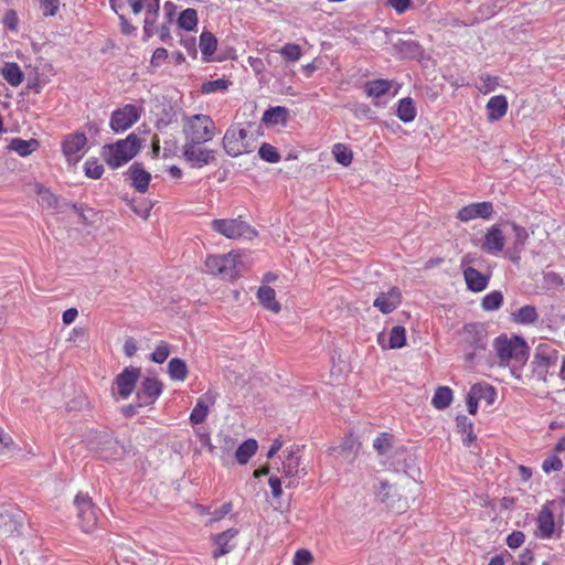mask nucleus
<instances>
[{"mask_svg": "<svg viewBox=\"0 0 565 565\" xmlns=\"http://www.w3.org/2000/svg\"><path fill=\"white\" fill-rule=\"evenodd\" d=\"M140 148L141 140L132 132L115 143L105 145L100 156L111 169H117L129 162L140 151Z\"/></svg>", "mask_w": 565, "mask_h": 565, "instance_id": "f257e3e1", "label": "nucleus"}, {"mask_svg": "<svg viewBox=\"0 0 565 565\" xmlns=\"http://www.w3.org/2000/svg\"><path fill=\"white\" fill-rule=\"evenodd\" d=\"M182 132L184 142L206 143L214 138L216 127L210 116L196 114L183 119Z\"/></svg>", "mask_w": 565, "mask_h": 565, "instance_id": "f03ea898", "label": "nucleus"}, {"mask_svg": "<svg viewBox=\"0 0 565 565\" xmlns=\"http://www.w3.org/2000/svg\"><path fill=\"white\" fill-rule=\"evenodd\" d=\"M461 350L467 362H472L476 355L487 348L488 332L483 323H467L459 331Z\"/></svg>", "mask_w": 565, "mask_h": 565, "instance_id": "7ed1b4c3", "label": "nucleus"}, {"mask_svg": "<svg viewBox=\"0 0 565 565\" xmlns=\"http://www.w3.org/2000/svg\"><path fill=\"white\" fill-rule=\"evenodd\" d=\"M494 349L501 366L509 365L511 362L522 365L529 358V347L520 337H499L494 341Z\"/></svg>", "mask_w": 565, "mask_h": 565, "instance_id": "20e7f679", "label": "nucleus"}, {"mask_svg": "<svg viewBox=\"0 0 565 565\" xmlns=\"http://www.w3.org/2000/svg\"><path fill=\"white\" fill-rule=\"evenodd\" d=\"M211 228L228 239H253L257 236V231L241 217L215 218L211 222Z\"/></svg>", "mask_w": 565, "mask_h": 565, "instance_id": "39448f33", "label": "nucleus"}, {"mask_svg": "<svg viewBox=\"0 0 565 565\" xmlns=\"http://www.w3.org/2000/svg\"><path fill=\"white\" fill-rule=\"evenodd\" d=\"M205 267L211 275H221L223 278L233 279L239 275L242 263L238 253L230 252L225 255L207 256Z\"/></svg>", "mask_w": 565, "mask_h": 565, "instance_id": "423d86ee", "label": "nucleus"}, {"mask_svg": "<svg viewBox=\"0 0 565 565\" xmlns=\"http://www.w3.org/2000/svg\"><path fill=\"white\" fill-rule=\"evenodd\" d=\"M77 509L78 525L85 533H93L97 526V508L87 494L78 493L74 500Z\"/></svg>", "mask_w": 565, "mask_h": 565, "instance_id": "0eeeda50", "label": "nucleus"}, {"mask_svg": "<svg viewBox=\"0 0 565 565\" xmlns=\"http://www.w3.org/2000/svg\"><path fill=\"white\" fill-rule=\"evenodd\" d=\"M223 148L231 157L250 152L252 146L247 140V131L243 128H228L223 137Z\"/></svg>", "mask_w": 565, "mask_h": 565, "instance_id": "6e6552de", "label": "nucleus"}, {"mask_svg": "<svg viewBox=\"0 0 565 565\" xmlns=\"http://www.w3.org/2000/svg\"><path fill=\"white\" fill-rule=\"evenodd\" d=\"M204 143L184 142L183 158L191 163L193 168H202L215 160L214 150L203 147Z\"/></svg>", "mask_w": 565, "mask_h": 565, "instance_id": "1a4fd4ad", "label": "nucleus"}, {"mask_svg": "<svg viewBox=\"0 0 565 565\" xmlns=\"http://www.w3.org/2000/svg\"><path fill=\"white\" fill-rule=\"evenodd\" d=\"M140 111L134 105H126L111 114L110 128L115 132H124L138 121Z\"/></svg>", "mask_w": 565, "mask_h": 565, "instance_id": "9d476101", "label": "nucleus"}, {"mask_svg": "<svg viewBox=\"0 0 565 565\" xmlns=\"http://www.w3.org/2000/svg\"><path fill=\"white\" fill-rule=\"evenodd\" d=\"M87 138L82 132L71 134L65 137L62 143L63 154L68 164H76L83 156Z\"/></svg>", "mask_w": 565, "mask_h": 565, "instance_id": "9b49d317", "label": "nucleus"}, {"mask_svg": "<svg viewBox=\"0 0 565 565\" xmlns=\"http://www.w3.org/2000/svg\"><path fill=\"white\" fill-rule=\"evenodd\" d=\"M140 374V369L130 366L124 369V371L116 376L115 384L117 386L118 395L121 398L126 399L131 395Z\"/></svg>", "mask_w": 565, "mask_h": 565, "instance_id": "f8f14e48", "label": "nucleus"}, {"mask_svg": "<svg viewBox=\"0 0 565 565\" xmlns=\"http://www.w3.org/2000/svg\"><path fill=\"white\" fill-rule=\"evenodd\" d=\"M162 392V383L154 377H146L137 392L139 406L153 404Z\"/></svg>", "mask_w": 565, "mask_h": 565, "instance_id": "ddd939ff", "label": "nucleus"}, {"mask_svg": "<svg viewBox=\"0 0 565 565\" xmlns=\"http://www.w3.org/2000/svg\"><path fill=\"white\" fill-rule=\"evenodd\" d=\"M556 504L555 500L547 501L541 509L537 516L539 535L543 539L552 537L555 530V521L552 507Z\"/></svg>", "mask_w": 565, "mask_h": 565, "instance_id": "4468645a", "label": "nucleus"}, {"mask_svg": "<svg viewBox=\"0 0 565 565\" xmlns=\"http://www.w3.org/2000/svg\"><path fill=\"white\" fill-rule=\"evenodd\" d=\"M237 534L238 530L231 527L213 536V543L214 545H216V550H214L212 553L213 558L216 559L220 558L221 556L231 553L235 547V544H233L232 541L237 536Z\"/></svg>", "mask_w": 565, "mask_h": 565, "instance_id": "2eb2a0df", "label": "nucleus"}, {"mask_svg": "<svg viewBox=\"0 0 565 565\" xmlns=\"http://www.w3.org/2000/svg\"><path fill=\"white\" fill-rule=\"evenodd\" d=\"M493 213V206L490 202L472 203L459 210L457 217L462 222H468L476 217L489 218Z\"/></svg>", "mask_w": 565, "mask_h": 565, "instance_id": "dca6fc26", "label": "nucleus"}, {"mask_svg": "<svg viewBox=\"0 0 565 565\" xmlns=\"http://www.w3.org/2000/svg\"><path fill=\"white\" fill-rule=\"evenodd\" d=\"M512 230L514 232V239L512 245L505 250V256L513 263H519L521 259V253L525 247V242L529 237L526 230L515 223H512Z\"/></svg>", "mask_w": 565, "mask_h": 565, "instance_id": "f3484780", "label": "nucleus"}, {"mask_svg": "<svg viewBox=\"0 0 565 565\" xmlns=\"http://www.w3.org/2000/svg\"><path fill=\"white\" fill-rule=\"evenodd\" d=\"M505 236L499 225H493L484 235L482 249L489 254H498L503 250Z\"/></svg>", "mask_w": 565, "mask_h": 565, "instance_id": "a211bd4d", "label": "nucleus"}, {"mask_svg": "<svg viewBox=\"0 0 565 565\" xmlns=\"http://www.w3.org/2000/svg\"><path fill=\"white\" fill-rule=\"evenodd\" d=\"M217 394L213 391H207L201 396L196 405L191 412L190 420L193 424H201L205 420L209 413V405H213L216 402Z\"/></svg>", "mask_w": 565, "mask_h": 565, "instance_id": "6ab92c4d", "label": "nucleus"}, {"mask_svg": "<svg viewBox=\"0 0 565 565\" xmlns=\"http://www.w3.org/2000/svg\"><path fill=\"white\" fill-rule=\"evenodd\" d=\"M127 173L129 174L131 185L135 188L136 191H138L139 193L147 192L149 182L151 180V174L145 170L142 163L134 162L129 167Z\"/></svg>", "mask_w": 565, "mask_h": 565, "instance_id": "aec40b11", "label": "nucleus"}, {"mask_svg": "<svg viewBox=\"0 0 565 565\" xmlns=\"http://www.w3.org/2000/svg\"><path fill=\"white\" fill-rule=\"evenodd\" d=\"M401 291L394 287L387 292L380 294L374 300L373 306L383 313H390L401 303Z\"/></svg>", "mask_w": 565, "mask_h": 565, "instance_id": "412c9836", "label": "nucleus"}, {"mask_svg": "<svg viewBox=\"0 0 565 565\" xmlns=\"http://www.w3.org/2000/svg\"><path fill=\"white\" fill-rule=\"evenodd\" d=\"M300 447L292 446L287 450V456L282 462V473L287 478L297 477L300 472Z\"/></svg>", "mask_w": 565, "mask_h": 565, "instance_id": "4be33fe9", "label": "nucleus"}, {"mask_svg": "<svg viewBox=\"0 0 565 565\" xmlns=\"http://www.w3.org/2000/svg\"><path fill=\"white\" fill-rule=\"evenodd\" d=\"M463 277L468 289L475 292L482 291L487 288L489 277L480 273L473 267H468L463 270Z\"/></svg>", "mask_w": 565, "mask_h": 565, "instance_id": "5701e85b", "label": "nucleus"}, {"mask_svg": "<svg viewBox=\"0 0 565 565\" xmlns=\"http://www.w3.org/2000/svg\"><path fill=\"white\" fill-rule=\"evenodd\" d=\"M488 119L497 121L505 116L508 111V100L505 96L498 95L490 98L487 104Z\"/></svg>", "mask_w": 565, "mask_h": 565, "instance_id": "b1692460", "label": "nucleus"}, {"mask_svg": "<svg viewBox=\"0 0 565 565\" xmlns=\"http://www.w3.org/2000/svg\"><path fill=\"white\" fill-rule=\"evenodd\" d=\"M469 393L478 401H486L487 405H492L497 398L495 388L488 383H476L471 386Z\"/></svg>", "mask_w": 565, "mask_h": 565, "instance_id": "393cba45", "label": "nucleus"}, {"mask_svg": "<svg viewBox=\"0 0 565 565\" xmlns=\"http://www.w3.org/2000/svg\"><path fill=\"white\" fill-rule=\"evenodd\" d=\"M257 297L262 306L266 309L273 311L274 313H278L280 311L281 306L276 300V292L271 287L262 286L258 289Z\"/></svg>", "mask_w": 565, "mask_h": 565, "instance_id": "a878e982", "label": "nucleus"}, {"mask_svg": "<svg viewBox=\"0 0 565 565\" xmlns=\"http://www.w3.org/2000/svg\"><path fill=\"white\" fill-rule=\"evenodd\" d=\"M39 147L36 139L24 140L21 138H13L9 143V149L15 151L21 157H26L35 151Z\"/></svg>", "mask_w": 565, "mask_h": 565, "instance_id": "bb28decb", "label": "nucleus"}, {"mask_svg": "<svg viewBox=\"0 0 565 565\" xmlns=\"http://www.w3.org/2000/svg\"><path fill=\"white\" fill-rule=\"evenodd\" d=\"M258 444L255 439L249 438L241 444L235 452V458L241 465H245L256 454Z\"/></svg>", "mask_w": 565, "mask_h": 565, "instance_id": "cd10ccee", "label": "nucleus"}, {"mask_svg": "<svg viewBox=\"0 0 565 565\" xmlns=\"http://www.w3.org/2000/svg\"><path fill=\"white\" fill-rule=\"evenodd\" d=\"M391 88V82L387 79H374L365 84L364 92L366 96L379 98L385 95Z\"/></svg>", "mask_w": 565, "mask_h": 565, "instance_id": "c85d7f7f", "label": "nucleus"}, {"mask_svg": "<svg viewBox=\"0 0 565 565\" xmlns=\"http://www.w3.org/2000/svg\"><path fill=\"white\" fill-rule=\"evenodd\" d=\"M288 116V109L281 106L270 107L267 109L262 120L267 125L285 124Z\"/></svg>", "mask_w": 565, "mask_h": 565, "instance_id": "c756f323", "label": "nucleus"}, {"mask_svg": "<svg viewBox=\"0 0 565 565\" xmlns=\"http://www.w3.org/2000/svg\"><path fill=\"white\" fill-rule=\"evenodd\" d=\"M168 373L174 381H184L189 373L186 363L179 358H173L168 363Z\"/></svg>", "mask_w": 565, "mask_h": 565, "instance_id": "7c9ffc66", "label": "nucleus"}, {"mask_svg": "<svg viewBox=\"0 0 565 565\" xmlns=\"http://www.w3.org/2000/svg\"><path fill=\"white\" fill-rule=\"evenodd\" d=\"M452 401V391L448 386H440L436 390L431 404L437 409L447 408Z\"/></svg>", "mask_w": 565, "mask_h": 565, "instance_id": "2f4dec72", "label": "nucleus"}, {"mask_svg": "<svg viewBox=\"0 0 565 565\" xmlns=\"http://www.w3.org/2000/svg\"><path fill=\"white\" fill-rule=\"evenodd\" d=\"M397 117L404 122H411L416 117V108L412 98L406 97L399 100Z\"/></svg>", "mask_w": 565, "mask_h": 565, "instance_id": "473e14b6", "label": "nucleus"}, {"mask_svg": "<svg viewBox=\"0 0 565 565\" xmlns=\"http://www.w3.org/2000/svg\"><path fill=\"white\" fill-rule=\"evenodd\" d=\"M330 451L345 460H352L356 451L355 439L350 436L341 445L330 448Z\"/></svg>", "mask_w": 565, "mask_h": 565, "instance_id": "72a5a7b5", "label": "nucleus"}, {"mask_svg": "<svg viewBox=\"0 0 565 565\" xmlns=\"http://www.w3.org/2000/svg\"><path fill=\"white\" fill-rule=\"evenodd\" d=\"M512 316L513 321L520 324H530L539 319V315L536 312L535 307L529 305L521 307Z\"/></svg>", "mask_w": 565, "mask_h": 565, "instance_id": "f704fd0d", "label": "nucleus"}, {"mask_svg": "<svg viewBox=\"0 0 565 565\" xmlns=\"http://www.w3.org/2000/svg\"><path fill=\"white\" fill-rule=\"evenodd\" d=\"M2 75L11 86H19L23 81V73L17 63H7Z\"/></svg>", "mask_w": 565, "mask_h": 565, "instance_id": "c9c22d12", "label": "nucleus"}, {"mask_svg": "<svg viewBox=\"0 0 565 565\" xmlns=\"http://www.w3.org/2000/svg\"><path fill=\"white\" fill-rule=\"evenodd\" d=\"M179 26L192 31L198 24V13L194 9H185L181 12L179 20Z\"/></svg>", "mask_w": 565, "mask_h": 565, "instance_id": "e433bc0d", "label": "nucleus"}, {"mask_svg": "<svg viewBox=\"0 0 565 565\" xmlns=\"http://www.w3.org/2000/svg\"><path fill=\"white\" fill-rule=\"evenodd\" d=\"M217 46V40L211 32H203L200 36V50L203 55H212Z\"/></svg>", "mask_w": 565, "mask_h": 565, "instance_id": "4c0bfd02", "label": "nucleus"}, {"mask_svg": "<svg viewBox=\"0 0 565 565\" xmlns=\"http://www.w3.org/2000/svg\"><path fill=\"white\" fill-rule=\"evenodd\" d=\"M503 302V295L501 291L494 290L488 294L481 302V307L486 311H493L501 307Z\"/></svg>", "mask_w": 565, "mask_h": 565, "instance_id": "58836bf2", "label": "nucleus"}, {"mask_svg": "<svg viewBox=\"0 0 565 565\" xmlns=\"http://www.w3.org/2000/svg\"><path fill=\"white\" fill-rule=\"evenodd\" d=\"M332 153L337 160V162L341 163L344 167L351 164L353 154L352 151L342 143H337L333 146Z\"/></svg>", "mask_w": 565, "mask_h": 565, "instance_id": "ea45409f", "label": "nucleus"}, {"mask_svg": "<svg viewBox=\"0 0 565 565\" xmlns=\"http://www.w3.org/2000/svg\"><path fill=\"white\" fill-rule=\"evenodd\" d=\"M406 344V330L402 326H396L390 333V348L401 349Z\"/></svg>", "mask_w": 565, "mask_h": 565, "instance_id": "a19ab883", "label": "nucleus"}, {"mask_svg": "<svg viewBox=\"0 0 565 565\" xmlns=\"http://www.w3.org/2000/svg\"><path fill=\"white\" fill-rule=\"evenodd\" d=\"M377 497L388 508H392V509L394 508L395 491H394V487L392 484H390L386 481L381 482V486H380V489H379V492H377Z\"/></svg>", "mask_w": 565, "mask_h": 565, "instance_id": "79ce46f5", "label": "nucleus"}, {"mask_svg": "<svg viewBox=\"0 0 565 565\" xmlns=\"http://www.w3.org/2000/svg\"><path fill=\"white\" fill-rule=\"evenodd\" d=\"M278 52L288 62H297L302 55L301 47L295 43H287Z\"/></svg>", "mask_w": 565, "mask_h": 565, "instance_id": "37998d69", "label": "nucleus"}, {"mask_svg": "<svg viewBox=\"0 0 565 565\" xmlns=\"http://www.w3.org/2000/svg\"><path fill=\"white\" fill-rule=\"evenodd\" d=\"M259 157L269 163H277L280 160V153L270 143L264 142L258 151Z\"/></svg>", "mask_w": 565, "mask_h": 565, "instance_id": "c03bdc74", "label": "nucleus"}, {"mask_svg": "<svg viewBox=\"0 0 565 565\" xmlns=\"http://www.w3.org/2000/svg\"><path fill=\"white\" fill-rule=\"evenodd\" d=\"M84 170L86 177L95 180L99 179L104 173L103 164L95 158H90L85 162Z\"/></svg>", "mask_w": 565, "mask_h": 565, "instance_id": "a18cd8bd", "label": "nucleus"}, {"mask_svg": "<svg viewBox=\"0 0 565 565\" xmlns=\"http://www.w3.org/2000/svg\"><path fill=\"white\" fill-rule=\"evenodd\" d=\"M170 352V344L164 341H161L154 349L150 359L154 363L161 364L168 359Z\"/></svg>", "mask_w": 565, "mask_h": 565, "instance_id": "49530a36", "label": "nucleus"}, {"mask_svg": "<svg viewBox=\"0 0 565 565\" xmlns=\"http://www.w3.org/2000/svg\"><path fill=\"white\" fill-rule=\"evenodd\" d=\"M457 426L462 433H467V438L463 439L468 443H471L476 439V435L472 431V423L468 419L467 416H457L456 418Z\"/></svg>", "mask_w": 565, "mask_h": 565, "instance_id": "de8ad7c7", "label": "nucleus"}, {"mask_svg": "<svg viewBox=\"0 0 565 565\" xmlns=\"http://www.w3.org/2000/svg\"><path fill=\"white\" fill-rule=\"evenodd\" d=\"M563 468V461L556 455L546 458L542 463V469L545 473L553 471H561Z\"/></svg>", "mask_w": 565, "mask_h": 565, "instance_id": "09e8293b", "label": "nucleus"}, {"mask_svg": "<svg viewBox=\"0 0 565 565\" xmlns=\"http://www.w3.org/2000/svg\"><path fill=\"white\" fill-rule=\"evenodd\" d=\"M536 359L539 360V364L541 366H552L557 362V352L555 350L545 353L542 349L537 352Z\"/></svg>", "mask_w": 565, "mask_h": 565, "instance_id": "8fccbe9b", "label": "nucleus"}, {"mask_svg": "<svg viewBox=\"0 0 565 565\" xmlns=\"http://www.w3.org/2000/svg\"><path fill=\"white\" fill-rule=\"evenodd\" d=\"M228 82L223 78H218L215 81H209L202 85V92L204 94L214 93L217 90H223L227 88Z\"/></svg>", "mask_w": 565, "mask_h": 565, "instance_id": "3c124183", "label": "nucleus"}, {"mask_svg": "<svg viewBox=\"0 0 565 565\" xmlns=\"http://www.w3.org/2000/svg\"><path fill=\"white\" fill-rule=\"evenodd\" d=\"M480 81L482 82V86L479 87V90L483 94L494 90L499 85V77L497 76L481 75Z\"/></svg>", "mask_w": 565, "mask_h": 565, "instance_id": "603ef678", "label": "nucleus"}, {"mask_svg": "<svg viewBox=\"0 0 565 565\" xmlns=\"http://www.w3.org/2000/svg\"><path fill=\"white\" fill-rule=\"evenodd\" d=\"M60 7V0H40V9L45 17L56 14Z\"/></svg>", "mask_w": 565, "mask_h": 565, "instance_id": "864d4df0", "label": "nucleus"}, {"mask_svg": "<svg viewBox=\"0 0 565 565\" xmlns=\"http://www.w3.org/2000/svg\"><path fill=\"white\" fill-rule=\"evenodd\" d=\"M157 13H148L146 12L145 21H143V33L145 38L149 39L154 34V23L158 19Z\"/></svg>", "mask_w": 565, "mask_h": 565, "instance_id": "5fc2aeb1", "label": "nucleus"}, {"mask_svg": "<svg viewBox=\"0 0 565 565\" xmlns=\"http://www.w3.org/2000/svg\"><path fill=\"white\" fill-rule=\"evenodd\" d=\"M374 448L379 454L383 455L391 448L390 436L387 434H381L373 444Z\"/></svg>", "mask_w": 565, "mask_h": 565, "instance_id": "6e6d98bb", "label": "nucleus"}, {"mask_svg": "<svg viewBox=\"0 0 565 565\" xmlns=\"http://www.w3.org/2000/svg\"><path fill=\"white\" fill-rule=\"evenodd\" d=\"M313 561L312 554L307 550H298L295 554L294 565H309Z\"/></svg>", "mask_w": 565, "mask_h": 565, "instance_id": "4d7b16f0", "label": "nucleus"}, {"mask_svg": "<svg viewBox=\"0 0 565 565\" xmlns=\"http://www.w3.org/2000/svg\"><path fill=\"white\" fill-rule=\"evenodd\" d=\"M15 529L17 523L12 520L10 514H0V532L9 533L13 532Z\"/></svg>", "mask_w": 565, "mask_h": 565, "instance_id": "13d9d810", "label": "nucleus"}, {"mask_svg": "<svg viewBox=\"0 0 565 565\" xmlns=\"http://www.w3.org/2000/svg\"><path fill=\"white\" fill-rule=\"evenodd\" d=\"M525 540V535L521 531H514L511 533L507 539V544L510 548H518L520 547Z\"/></svg>", "mask_w": 565, "mask_h": 565, "instance_id": "bf43d9fd", "label": "nucleus"}, {"mask_svg": "<svg viewBox=\"0 0 565 565\" xmlns=\"http://www.w3.org/2000/svg\"><path fill=\"white\" fill-rule=\"evenodd\" d=\"M18 15L14 10H8L3 17L4 25L11 30L15 31L18 28Z\"/></svg>", "mask_w": 565, "mask_h": 565, "instance_id": "052dcab7", "label": "nucleus"}, {"mask_svg": "<svg viewBox=\"0 0 565 565\" xmlns=\"http://www.w3.org/2000/svg\"><path fill=\"white\" fill-rule=\"evenodd\" d=\"M232 508H233V505L231 502L224 503L220 509H216L212 513V518H211L210 522L212 523V522L223 519L225 515H227L232 511Z\"/></svg>", "mask_w": 565, "mask_h": 565, "instance_id": "680f3d73", "label": "nucleus"}, {"mask_svg": "<svg viewBox=\"0 0 565 565\" xmlns=\"http://www.w3.org/2000/svg\"><path fill=\"white\" fill-rule=\"evenodd\" d=\"M168 57V51L163 47H158L151 58V64L153 66H159L163 61H166Z\"/></svg>", "mask_w": 565, "mask_h": 565, "instance_id": "e2e57ef3", "label": "nucleus"}, {"mask_svg": "<svg viewBox=\"0 0 565 565\" xmlns=\"http://www.w3.org/2000/svg\"><path fill=\"white\" fill-rule=\"evenodd\" d=\"M41 195L42 201L46 202L49 206L56 207L57 198L52 194L49 190L41 189L38 192Z\"/></svg>", "mask_w": 565, "mask_h": 565, "instance_id": "0e129e2a", "label": "nucleus"}, {"mask_svg": "<svg viewBox=\"0 0 565 565\" xmlns=\"http://www.w3.org/2000/svg\"><path fill=\"white\" fill-rule=\"evenodd\" d=\"M269 487L271 489V493L275 498H279L281 495V481L278 477L271 476L268 480Z\"/></svg>", "mask_w": 565, "mask_h": 565, "instance_id": "69168bd1", "label": "nucleus"}, {"mask_svg": "<svg viewBox=\"0 0 565 565\" xmlns=\"http://www.w3.org/2000/svg\"><path fill=\"white\" fill-rule=\"evenodd\" d=\"M390 4L398 12H405L411 6V0H390Z\"/></svg>", "mask_w": 565, "mask_h": 565, "instance_id": "338daca9", "label": "nucleus"}, {"mask_svg": "<svg viewBox=\"0 0 565 565\" xmlns=\"http://www.w3.org/2000/svg\"><path fill=\"white\" fill-rule=\"evenodd\" d=\"M137 343L135 341V339L132 338H128L126 341H125V344H124V352L127 356L131 358L136 354L137 352Z\"/></svg>", "mask_w": 565, "mask_h": 565, "instance_id": "774afa93", "label": "nucleus"}]
</instances>
